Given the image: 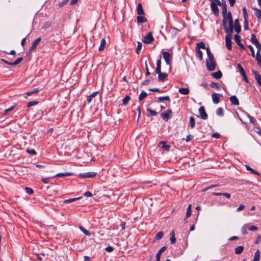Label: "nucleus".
<instances>
[{
    "mask_svg": "<svg viewBox=\"0 0 261 261\" xmlns=\"http://www.w3.org/2000/svg\"><path fill=\"white\" fill-rule=\"evenodd\" d=\"M255 58L257 62V65L261 68V55L259 51L256 52Z\"/></svg>",
    "mask_w": 261,
    "mask_h": 261,
    "instance_id": "f3484780",
    "label": "nucleus"
},
{
    "mask_svg": "<svg viewBox=\"0 0 261 261\" xmlns=\"http://www.w3.org/2000/svg\"><path fill=\"white\" fill-rule=\"evenodd\" d=\"M82 198L81 197H77V198H71V199H66L64 201V203H70V202H74Z\"/></svg>",
    "mask_w": 261,
    "mask_h": 261,
    "instance_id": "bb28decb",
    "label": "nucleus"
},
{
    "mask_svg": "<svg viewBox=\"0 0 261 261\" xmlns=\"http://www.w3.org/2000/svg\"><path fill=\"white\" fill-rule=\"evenodd\" d=\"M244 250V247L242 246H239L235 248L234 252L237 254H240L243 252Z\"/></svg>",
    "mask_w": 261,
    "mask_h": 261,
    "instance_id": "aec40b11",
    "label": "nucleus"
},
{
    "mask_svg": "<svg viewBox=\"0 0 261 261\" xmlns=\"http://www.w3.org/2000/svg\"><path fill=\"white\" fill-rule=\"evenodd\" d=\"M248 117L249 118V121L251 123L254 124L255 123V120L252 116L248 115Z\"/></svg>",
    "mask_w": 261,
    "mask_h": 261,
    "instance_id": "69168bd1",
    "label": "nucleus"
},
{
    "mask_svg": "<svg viewBox=\"0 0 261 261\" xmlns=\"http://www.w3.org/2000/svg\"><path fill=\"white\" fill-rule=\"evenodd\" d=\"M147 112L149 113V115L150 116H156V112L152 110L151 109L148 108L147 109Z\"/></svg>",
    "mask_w": 261,
    "mask_h": 261,
    "instance_id": "49530a36",
    "label": "nucleus"
},
{
    "mask_svg": "<svg viewBox=\"0 0 261 261\" xmlns=\"http://www.w3.org/2000/svg\"><path fill=\"white\" fill-rule=\"evenodd\" d=\"M233 29H234L237 33H239L241 31V26L238 19H236L234 20V26L233 27Z\"/></svg>",
    "mask_w": 261,
    "mask_h": 261,
    "instance_id": "4468645a",
    "label": "nucleus"
},
{
    "mask_svg": "<svg viewBox=\"0 0 261 261\" xmlns=\"http://www.w3.org/2000/svg\"><path fill=\"white\" fill-rule=\"evenodd\" d=\"M178 92L184 95H187L189 93V89L188 88H180L178 89Z\"/></svg>",
    "mask_w": 261,
    "mask_h": 261,
    "instance_id": "6ab92c4d",
    "label": "nucleus"
},
{
    "mask_svg": "<svg viewBox=\"0 0 261 261\" xmlns=\"http://www.w3.org/2000/svg\"><path fill=\"white\" fill-rule=\"evenodd\" d=\"M96 173L94 172H88L86 173H80V176L83 178H92L95 176Z\"/></svg>",
    "mask_w": 261,
    "mask_h": 261,
    "instance_id": "6e6552de",
    "label": "nucleus"
},
{
    "mask_svg": "<svg viewBox=\"0 0 261 261\" xmlns=\"http://www.w3.org/2000/svg\"><path fill=\"white\" fill-rule=\"evenodd\" d=\"M216 66V63L214 60V57L211 58H207L206 60V66L208 71H213L215 70Z\"/></svg>",
    "mask_w": 261,
    "mask_h": 261,
    "instance_id": "7ed1b4c3",
    "label": "nucleus"
},
{
    "mask_svg": "<svg viewBox=\"0 0 261 261\" xmlns=\"http://www.w3.org/2000/svg\"><path fill=\"white\" fill-rule=\"evenodd\" d=\"M137 14L139 15H144V12L143 9L142 5L141 3H139L137 7Z\"/></svg>",
    "mask_w": 261,
    "mask_h": 261,
    "instance_id": "2eb2a0df",
    "label": "nucleus"
},
{
    "mask_svg": "<svg viewBox=\"0 0 261 261\" xmlns=\"http://www.w3.org/2000/svg\"><path fill=\"white\" fill-rule=\"evenodd\" d=\"M158 80L159 81L163 82L167 78L168 75L166 73L161 72L158 74Z\"/></svg>",
    "mask_w": 261,
    "mask_h": 261,
    "instance_id": "a211bd4d",
    "label": "nucleus"
},
{
    "mask_svg": "<svg viewBox=\"0 0 261 261\" xmlns=\"http://www.w3.org/2000/svg\"><path fill=\"white\" fill-rule=\"evenodd\" d=\"M38 103L37 101H31L27 103L28 107H31L37 105Z\"/></svg>",
    "mask_w": 261,
    "mask_h": 261,
    "instance_id": "3c124183",
    "label": "nucleus"
},
{
    "mask_svg": "<svg viewBox=\"0 0 261 261\" xmlns=\"http://www.w3.org/2000/svg\"><path fill=\"white\" fill-rule=\"evenodd\" d=\"M199 113L200 115L199 117L201 119L203 120H206L207 119V115L205 111L204 107H200V108L199 109Z\"/></svg>",
    "mask_w": 261,
    "mask_h": 261,
    "instance_id": "0eeeda50",
    "label": "nucleus"
},
{
    "mask_svg": "<svg viewBox=\"0 0 261 261\" xmlns=\"http://www.w3.org/2000/svg\"><path fill=\"white\" fill-rule=\"evenodd\" d=\"M225 33H226V35L225 36V44L226 46L228 49L231 50V39L232 38V34L233 33V30H228L227 29L225 31Z\"/></svg>",
    "mask_w": 261,
    "mask_h": 261,
    "instance_id": "f03ea898",
    "label": "nucleus"
},
{
    "mask_svg": "<svg viewBox=\"0 0 261 261\" xmlns=\"http://www.w3.org/2000/svg\"><path fill=\"white\" fill-rule=\"evenodd\" d=\"M210 86L212 88H216L217 89H219L220 88V85L218 83L212 82L210 84Z\"/></svg>",
    "mask_w": 261,
    "mask_h": 261,
    "instance_id": "79ce46f5",
    "label": "nucleus"
},
{
    "mask_svg": "<svg viewBox=\"0 0 261 261\" xmlns=\"http://www.w3.org/2000/svg\"><path fill=\"white\" fill-rule=\"evenodd\" d=\"M142 48V43L140 42H138V44H137V48H136V53L137 54H139L141 49Z\"/></svg>",
    "mask_w": 261,
    "mask_h": 261,
    "instance_id": "09e8293b",
    "label": "nucleus"
},
{
    "mask_svg": "<svg viewBox=\"0 0 261 261\" xmlns=\"http://www.w3.org/2000/svg\"><path fill=\"white\" fill-rule=\"evenodd\" d=\"M164 100H168L169 101V100H170V98L168 96H163V97H160L159 98V101H162Z\"/></svg>",
    "mask_w": 261,
    "mask_h": 261,
    "instance_id": "13d9d810",
    "label": "nucleus"
},
{
    "mask_svg": "<svg viewBox=\"0 0 261 261\" xmlns=\"http://www.w3.org/2000/svg\"><path fill=\"white\" fill-rule=\"evenodd\" d=\"M248 224V226H247L248 230L250 231H256L258 229V228L256 226L250 225L249 224Z\"/></svg>",
    "mask_w": 261,
    "mask_h": 261,
    "instance_id": "37998d69",
    "label": "nucleus"
},
{
    "mask_svg": "<svg viewBox=\"0 0 261 261\" xmlns=\"http://www.w3.org/2000/svg\"><path fill=\"white\" fill-rule=\"evenodd\" d=\"M72 174L70 172H65V173H60L57 174L55 176V177H63L64 176H70Z\"/></svg>",
    "mask_w": 261,
    "mask_h": 261,
    "instance_id": "c85d7f7f",
    "label": "nucleus"
},
{
    "mask_svg": "<svg viewBox=\"0 0 261 261\" xmlns=\"http://www.w3.org/2000/svg\"><path fill=\"white\" fill-rule=\"evenodd\" d=\"M172 114V112L170 109H168L165 112L161 114L162 119L165 121L169 119Z\"/></svg>",
    "mask_w": 261,
    "mask_h": 261,
    "instance_id": "423d86ee",
    "label": "nucleus"
},
{
    "mask_svg": "<svg viewBox=\"0 0 261 261\" xmlns=\"http://www.w3.org/2000/svg\"><path fill=\"white\" fill-rule=\"evenodd\" d=\"M41 39L40 37L37 38L36 39H35L32 43V46L30 48V51L31 52L32 51L35 49L38 45V44L40 42Z\"/></svg>",
    "mask_w": 261,
    "mask_h": 261,
    "instance_id": "1a4fd4ad",
    "label": "nucleus"
},
{
    "mask_svg": "<svg viewBox=\"0 0 261 261\" xmlns=\"http://www.w3.org/2000/svg\"><path fill=\"white\" fill-rule=\"evenodd\" d=\"M211 2V3H213L215 4L216 6L219 5L221 6V3L219 0H209Z\"/></svg>",
    "mask_w": 261,
    "mask_h": 261,
    "instance_id": "052dcab7",
    "label": "nucleus"
},
{
    "mask_svg": "<svg viewBox=\"0 0 261 261\" xmlns=\"http://www.w3.org/2000/svg\"><path fill=\"white\" fill-rule=\"evenodd\" d=\"M147 96V94L145 91H142L139 96V100H141Z\"/></svg>",
    "mask_w": 261,
    "mask_h": 261,
    "instance_id": "72a5a7b5",
    "label": "nucleus"
},
{
    "mask_svg": "<svg viewBox=\"0 0 261 261\" xmlns=\"http://www.w3.org/2000/svg\"><path fill=\"white\" fill-rule=\"evenodd\" d=\"M238 67L239 69V72L242 75H243L246 73L243 68L240 64L238 65Z\"/></svg>",
    "mask_w": 261,
    "mask_h": 261,
    "instance_id": "de8ad7c7",
    "label": "nucleus"
},
{
    "mask_svg": "<svg viewBox=\"0 0 261 261\" xmlns=\"http://www.w3.org/2000/svg\"><path fill=\"white\" fill-rule=\"evenodd\" d=\"M251 41L253 44L258 42L256 36L254 34H251Z\"/></svg>",
    "mask_w": 261,
    "mask_h": 261,
    "instance_id": "a19ab883",
    "label": "nucleus"
},
{
    "mask_svg": "<svg viewBox=\"0 0 261 261\" xmlns=\"http://www.w3.org/2000/svg\"><path fill=\"white\" fill-rule=\"evenodd\" d=\"M80 230L86 236H90L91 233L87 230L82 226H80Z\"/></svg>",
    "mask_w": 261,
    "mask_h": 261,
    "instance_id": "4c0bfd02",
    "label": "nucleus"
},
{
    "mask_svg": "<svg viewBox=\"0 0 261 261\" xmlns=\"http://www.w3.org/2000/svg\"><path fill=\"white\" fill-rule=\"evenodd\" d=\"M245 167H246V169L248 170V171H251L252 173L255 174H256V175H259V173L255 171L254 169H252L251 167H250L248 165H245Z\"/></svg>",
    "mask_w": 261,
    "mask_h": 261,
    "instance_id": "f704fd0d",
    "label": "nucleus"
},
{
    "mask_svg": "<svg viewBox=\"0 0 261 261\" xmlns=\"http://www.w3.org/2000/svg\"><path fill=\"white\" fill-rule=\"evenodd\" d=\"M170 243L171 244H174L176 241V239L175 237V233L174 231H172L170 233Z\"/></svg>",
    "mask_w": 261,
    "mask_h": 261,
    "instance_id": "cd10ccee",
    "label": "nucleus"
},
{
    "mask_svg": "<svg viewBox=\"0 0 261 261\" xmlns=\"http://www.w3.org/2000/svg\"><path fill=\"white\" fill-rule=\"evenodd\" d=\"M242 10H243V16H244L245 21L246 22L247 18V16H248L247 10L245 7H244L243 8Z\"/></svg>",
    "mask_w": 261,
    "mask_h": 261,
    "instance_id": "a18cd8bd",
    "label": "nucleus"
},
{
    "mask_svg": "<svg viewBox=\"0 0 261 261\" xmlns=\"http://www.w3.org/2000/svg\"><path fill=\"white\" fill-rule=\"evenodd\" d=\"M229 99L232 105H233L234 106H238L239 105L238 99L236 96H230Z\"/></svg>",
    "mask_w": 261,
    "mask_h": 261,
    "instance_id": "ddd939ff",
    "label": "nucleus"
},
{
    "mask_svg": "<svg viewBox=\"0 0 261 261\" xmlns=\"http://www.w3.org/2000/svg\"><path fill=\"white\" fill-rule=\"evenodd\" d=\"M255 15L258 18L261 19V10L258 9L256 11Z\"/></svg>",
    "mask_w": 261,
    "mask_h": 261,
    "instance_id": "bf43d9fd",
    "label": "nucleus"
},
{
    "mask_svg": "<svg viewBox=\"0 0 261 261\" xmlns=\"http://www.w3.org/2000/svg\"><path fill=\"white\" fill-rule=\"evenodd\" d=\"M106 44V42L105 39H101L100 41V46L98 48L99 50L101 51L104 49Z\"/></svg>",
    "mask_w": 261,
    "mask_h": 261,
    "instance_id": "b1692460",
    "label": "nucleus"
},
{
    "mask_svg": "<svg viewBox=\"0 0 261 261\" xmlns=\"http://www.w3.org/2000/svg\"><path fill=\"white\" fill-rule=\"evenodd\" d=\"M41 180L44 183V184H48L49 182V178L48 177H42L41 178Z\"/></svg>",
    "mask_w": 261,
    "mask_h": 261,
    "instance_id": "0e129e2a",
    "label": "nucleus"
},
{
    "mask_svg": "<svg viewBox=\"0 0 261 261\" xmlns=\"http://www.w3.org/2000/svg\"><path fill=\"white\" fill-rule=\"evenodd\" d=\"M106 250L109 252H111L114 250V247L112 246H108L106 248Z\"/></svg>",
    "mask_w": 261,
    "mask_h": 261,
    "instance_id": "774afa93",
    "label": "nucleus"
},
{
    "mask_svg": "<svg viewBox=\"0 0 261 261\" xmlns=\"http://www.w3.org/2000/svg\"><path fill=\"white\" fill-rule=\"evenodd\" d=\"M69 0H63V1H62L61 2H60L58 4V6L59 7H63L64 5H66L67 2H68Z\"/></svg>",
    "mask_w": 261,
    "mask_h": 261,
    "instance_id": "4d7b16f0",
    "label": "nucleus"
},
{
    "mask_svg": "<svg viewBox=\"0 0 261 261\" xmlns=\"http://www.w3.org/2000/svg\"><path fill=\"white\" fill-rule=\"evenodd\" d=\"M216 113L217 115L222 116L223 115V110L221 108H219L217 109Z\"/></svg>",
    "mask_w": 261,
    "mask_h": 261,
    "instance_id": "58836bf2",
    "label": "nucleus"
},
{
    "mask_svg": "<svg viewBox=\"0 0 261 261\" xmlns=\"http://www.w3.org/2000/svg\"><path fill=\"white\" fill-rule=\"evenodd\" d=\"M22 57L18 58L14 62H12L11 65H12V66L17 65L18 64H19L22 61Z\"/></svg>",
    "mask_w": 261,
    "mask_h": 261,
    "instance_id": "ea45409f",
    "label": "nucleus"
},
{
    "mask_svg": "<svg viewBox=\"0 0 261 261\" xmlns=\"http://www.w3.org/2000/svg\"><path fill=\"white\" fill-rule=\"evenodd\" d=\"M223 20L222 23L224 31L227 29L228 30H233V23L231 13L229 12L224 14H222Z\"/></svg>",
    "mask_w": 261,
    "mask_h": 261,
    "instance_id": "f257e3e1",
    "label": "nucleus"
},
{
    "mask_svg": "<svg viewBox=\"0 0 261 261\" xmlns=\"http://www.w3.org/2000/svg\"><path fill=\"white\" fill-rule=\"evenodd\" d=\"M163 57L165 61L166 64L169 66V70L171 69V54L168 51H163L162 53Z\"/></svg>",
    "mask_w": 261,
    "mask_h": 261,
    "instance_id": "20e7f679",
    "label": "nucleus"
},
{
    "mask_svg": "<svg viewBox=\"0 0 261 261\" xmlns=\"http://www.w3.org/2000/svg\"><path fill=\"white\" fill-rule=\"evenodd\" d=\"M164 236V232L163 231H160L156 233L155 236V240H159L161 239Z\"/></svg>",
    "mask_w": 261,
    "mask_h": 261,
    "instance_id": "c756f323",
    "label": "nucleus"
},
{
    "mask_svg": "<svg viewBox=\"0 0 261 261\" xmlns=\"http://www.w3.org/2000/svg\"><path fill=\"white\" fill-rule=\"evenodd\" d=\"M196 48L205 49V48H206V47L205 46L204 43L203 42H201L197 43L196 44Z\"/></svg>",
    "mask_w": 261,
    "mask_h": 261,
    "instance_id": "473e14b6",
    "label": "nucleus"
},
{
    "mask_svg": "<svg viewBox=\"0 0 261 261\" xmlns=\"http://www.w3.org/2000/svg\"><path fill=\"white\" fill-rule=\"evenodd\" d=\"M130 99V97L128 95H126L125 96V97L123 99V105H127Z\"/></svg>",
    "mask_w": 261,
    "mask_h": 261,
    "instance_id": "c9c22d12",
    "label": "nucleus"
},
{
    "mask_svg": "<svg viewBox=\"0 0 261 261\" xmlns=\"http://www.w3.org/2000/svg\"><path fill=\"white\" fill-rule=\"evenodd\" d=\"M39 91V90L37 89H34L33 91H30V92H28L27 93V95L29 96V95H31L32 94H35V93H38Z\"/></svg>",
    "mask_w": 261,
    "mask_h": 261,
    "instance_id": "5fc2aeb1",
    "label": "nucleus"
},
{
    "mask_svg": "<svg viewBox=\"0 0 261 261\" xmlns=\"http://www.w3.org/2000/svg\"><path fill=\"white\" fill-rule=\"evenodd\" d=\"M97 92H94L90 94L87 99V102L88 103H89L92 101L93 98L95 97L96 95L97 94Z\"/></svg>",
    "mask_w": 261,
    "mask_h": 261,
    "instance_id": "4be33fe9",
    "label": "nucleus"
},
{
    "mask_svg": "<svg viewBox=\"0 0 261 261\" xmlns=\"http://www.w3.org/2000/svg\"><path fill=\"white\" fill-rule=\"evenodd\" d=\"M205 49H206V53H207V58H211V59H212L214 57V56L212 54V53H211L210 48L209 47H206Z\"/></svg>",
    "mask_w": 261,
    "mask_h": 261,
    "instance_id": "8fccbe9b",
    "label": "nucleus"
},
{
    "mask_svg": "<svg viewBox=\"0 0 261 261\" xmlns=\"http://www.w3.org/2000/svg\"><path fill=\"white\" fill-rule=\"evenodd\" d=\"M212 97L213 99V101L214 103L217 104L220 101V95L219 94L216 93H214L212 95Z\"/></svg>",
    "mask_w": 261,
    "mask_h": 261,
    "instance_id": "9d476101",
    "label": "nucleus"
},
{
    "mask_svg": "<svg viewBox=\"0 0 261 261\" xmlns=\"http://www.w3.org/2000/svg\"><path fill=\"white\" fill-rule=\"evenodd\" d=\"M211 7L212 10L213 12L214 13V14L216 16H218L219 14V9L218 8L217 6H216L215 4H214L213 3H211Z\"/></svg>",
    "mask_w": 261,
    "mask_h": 261,
    "instance_id": "f8f14e48",
    "label": "nucleus"
},
{
    "mask_svg": "<svg viewBox=\"0 0 261 261\" xmlns=\"http://www.w3.org/2000/svg\"><path fill=\"white\" fill-rule=\"evenodd\" d=\"M27 152L31 154H34V155L36 154V152L35 151V150L34 149H27Z\"/></svg>",
    "mask_w": 261,
    "mask_h": 261,
    "instance_id": "680f3d73",
    "label": "nucleus"
},
{
    "mask_svg": "<svg viewBox=\"0 0 261 261\" xmlns=\"http://www.w3.org/2000/svg\"><path fill=\"white\" fill-rule=\"evenodd\" d=\"M234 39L235 42H236V43L238 45L241 43V40H240V36L239 35H238V34L235 35Z\"/></svg>",
    "mask_w": 261,
    "mask_h": 261,
    "instance_id": "c03bdc74",
    "label": "nucleus"
},
{
    "mask_svg": "<svg viewBox=\"0 0 261 261\" xmlns=\"http://www.w3.org/2000/svg\"><path fill=\"white\" fill-rule=\"evenodd\" d=\"M196 56L200 60H202V52L199 48H196Z\"/></svg>",
    "mask_w": 261,
    "mask_h": 261,
    "instance_id": "5701e85b",
    "label": "nucleus"
},
{
    "mask_svg": "<svg viewBox=\"0 0 261 261\" xmlns=\"http://www.w3.org/2000/svg\"><path fill=\"white\" fill-rule=\"evenodd\" d=\"M247 226H248V224H246L242 227L241 232H242V234H243L244 235L247 234V233H248L247 232V230H248Z\"/></svg>",
    "mask_w": 261,
    "mask_h": 261,
    "instance_id": "2f4dec72",
    "label": "nucleus"
},
{
    "mask_svg": "<svg viewBox=\"0 0 261 261\" xmlns=\"http://www.w3.org/2000/svg\"><path fill=\"white\" fill-rule=\"evenodd\" d=\"M25 191L27 193L29 194H32L34 192L33 189L29 187H25Z\"/></svg>",
    "mask_w": 261,
    "mask_h": 261,
    "instance_id": "6e6d98bb",
    "label": "nucleus"
},
{
    "mask_svg": "<svg viewBox=\"0 0 261 261\" xmlns=\"http://www.w3.org/2000/svg\"><path fill=\"white\" fill-rule=\"evenodd\" d=\"M255 80L257 81L258 85L261 86V75L258 74H256Z\"/></svg>",
    "mask_w": 261,
    "mask_h": 261,
    "instance_id": "864d4df0",
    "label": "nucleus"
},
{
    "mask_svg": "<svg viewBox=\"0 0 261 261\" xmlns=\"http://www.w3.org/2000/svg\"><path fill=\"white\" fill-rule=\"evenodd\" d=\"M191 204L188 205L186 212V218H188L191 215Z\"/></svg>",
    "mask_w": 261,
    "mask_h": 261,
    "instance_id": "e433bc0d",
    "label": "nucleus"
},
{
    "mask_svg": "<svg viewBox=\"0 0 261 261\" xmlns=\"http://www.w3.org/2000/svg\"><path fill=\"white\" fill-rule=\"evenodd\" d=\"M254 45L256 47V48L258 49L257 51H259L261 50V44L258 41L257 42H256Z\"/></svg>",
    "mask_w": 261,
    "mask_h": 261,
    "instance_id": "e2e57ef3",
    "label": "nucleus"
},
{
    "mask_svg": "<svg viewBox=\"0 0 261 261\" xmlns=\"http://www.w3.org/2000/svg\"><path fill=\"white\" fill-rule=\"evenodd\" d=\"M260 258V252L259 250H256L254 253V256L253 261H259Z\"/></svg>",
    "mask_w": 261,
    "mask_h": 261,
    "instance_id": "393cba45",
    "label": "nucleus"
},
{
    "mask_svg": "<svg viewBox=\"0 0 261 261\" xmlns=\"http://www.w3.org/2000/svg\"><path fill=\"white\" fill-rule=\"evenodd\" d=\"M221 6H222V13H226L227 12V6L225 2L221 3Z\"/></svg>",
    "mask_w": 261,
    "mask_h": 261,
    "instance_id": "7c9ffc66",
    "label": "nucleus"
},
{
    "mask_svg": "<svg viewBox=\"0 0 261 261\" xmlns=\"http://www.w3.org/2000/svg\"><path fill=\"white\" fill-rule=\"evenodd\" d=\"M166 249V246L162 247L156 254V261H160V257L162 253Z\"/></svg>",
    "mask_w": 261,
    "mask_h": 261,
    "instance_id": "9b49d317",
    "label": "nucleus"
},
{
    "mask_svg": "<svg viewBox=\"0 0 261 261\" xmlns=\"http://www.w3.org/2000/svg\"><path fill=\"white\" fill-rule=\"evenodd\" d=\"M248 47L249 48V49H250V51L251 52V56L253 57H255V53H254V50L253 47L251 45H249Z\"/></svg>",
    "mask_w": 261,
    "mask_h": 261,
    "instance_id": "338daca9",
    "label": "nucleus"
},
{
    "mask_svg": "<svg viewBox=\"0 0 261 261\" xmlns=\"http://www.w3.org/2000/svg\"><path fill=\"white\" fill-rule=\"evenodd\" d=\"M189 123L192 128H193L195 126V118L191 116L189 118Z\"/></svg>",
    "mask_w": 261,
    "mask_h": 261,
    "instance_id": "a878e982",
    "label": "nucleus"
},
{
    "mask_svg": "<svg viewBox=\"0 0 261 261\" xmlns=\"http://www.w3.org/2000/svg\"><path fill=\"white\" fill-rule=\"evenodd\" d=\"M14 108V107L12 106L6 110H5L4 114H3V115H7L9 112H11L12 110H13Z\"/></svg>",
    "mask_w": 261,
    "mask_h": 261,
    "instance_id": "603ef678",
    "label": "nucleus"
},
{
    "mask_svg": "<svg viewBox=\"0 0 261 261\" xmlns=\"http://www.w3.org/2000/svg\"><path fill=\"white\" fill-rule=\"evenodd\" d=\"M138 23H143L147 21V19L143 15H139L137 17Z\"/></svg>",
    "mask_w": 261,
    "mask_h": 261,
    "instance_id": "412c9836",
    "label": "nucleus"
},
{
    "mask_svg": "<svg viewBox=\"0 0 261 261\" xmlns=\"http://www.w3.org/2000/svg\"><path fill=\"white\" fill-rule=\"evenodd\" d=\"M153 39L151 33L149 32L143 38L142 41L145 43L149 44L153 41Z\"/></svg>",
    "mask_w": 261,
    "mask_h": 261,
    "instance_id": "39448f33",
    "label": "nucleus"
},
{
    "mask_svg": "<svg viewBox=\"0 0 261 261\" xmlns=\"http://www.w3.org/2000/svg\"><path fill=\"white\" fill-rule=\"evenodd\" d=\"M211 76L216 79H220L221 78L222 76V74L220 71H218L215 72H213L211 73Z\"/></svg>",
    "mask_w": 261,
    "mask_h": 261,
    "instance_id": "dca6fc26",
    "label": "nucleus"
}]
</instances>
